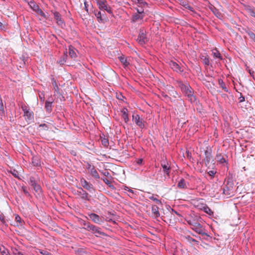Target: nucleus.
I'll return each mask as SVG.
<instances>
[{"instance_id": "f257e3e1", "label": "nucleus", "mask_w": 255, "mask_h": 255, "mask_svg": "<svg viewBox=\"0 0 255 255\" xmlns=\"http://www.w3.org/2000/svg\"><path fill=\"white\" fill-rule=\"evenodd\" d=\"M187 223L192 226L191 229L198 234L207 236L205 230L199 223L191 220L187 221Z\"/></svg>"}, {"instance_id": "f03ea898", "label": "nucleus", "mask_w": 255, "mask_h": 255, "mask_svg": "<svg viewBox=\"0 0 255 255\" xmlns=\"http://www.w3.org/2000/svg\"><path fill=\"white\" fill-rule=\"evenodd\" d=\"M234 188L233 182L228 181L226 184L223 188V193L226 195L231 197L234 194Z\"/></svg>"}, {"instance_id": "7ed1b4c3", "label": "nucleus", "mask_w": 255, "mask_h": 255, "mask_svg": "<svg viewBox=\"0 0 255 255\" xmlns=\"http://www.w3.org/2000/svg\"><path fill=\"white\" fill-rule=\"evenodd\" d=\"M178 85L181 89L182 91L184 93L185 96L187 97V98L189 97V96H190L193 93H194L193 89L189 85L187 84H185L182 82L180 81L178 82Z\"/></svg>"}, {"instance_id": "20e7f679", "label": "nucleus", "mask_w": 255, "mask_h": 255, "mask_svg": "<svg viewBox=\"0 0 255 255\" xmlns=\"http://www.w3.org/2000/svg\"><path fill=\"white\" fill-rule=\"evenodd\" d=\"M21 109L24 112V116L25 118V120L29 123H31L34 120L33 113L27 109L25 105L21 106Z\"/></svg>"}, {"instance_id": "39448f33", "label": "nucleus", "mask_w": 255, "mask_h": 255, "mask_svg": "<svg viewBox=\"0 0 255 255\" xmlns=\"http://www.w3.org/2000/svg\"><path fill=\"white\" fill-rule=\"evenodd\" d=\"M28 4L33 11L37 12L44 18H46L45 14L43 12V11L40 8L39 6L36 4L35 2L33 0H31L30 1H28Z\"/></svg>"}, {"instance_id": "423d86ee", "label": "nucleus", "mask_w": 255, "mask_h": 255, "mask_svg": "<svg viewBox=\"0 0 255 255\" xmlns=\"http://www.w3.org/2000/svg\"><path fill=\"white\" fill-rule=\"evenodd\" d=\"M85 230L91 231L93 233L96 234V236L98 237L100 235H105V234L101 231V228L96 227L92 224V225H88L87 227H83Z\"/></svg>"}, {"instance_id": "0eeeda50", "label": "nucleus", "mask_w": 255, "mask_h": 255, "mask_svg": "<svg viewBox=\"0 0 255 255\" xmlns=\"http://www.w3.org/2000/svg\"><path fill=\"white\" fill-rule=\"evenodd\" d=\"M97 4L100 9L105 10L110 14L113 13L112 8L108 5L106 0H99L97 1Z\"/></svg>"}, {"instance_id": "6e6552de", "label": "nucleus", "mask_w": 255, "mask_h": 255, "mask_svg": "<svg viewBox=\"0 0 255 255\" xmlns=\"http://www.w3.org/2000/svg\"><path fill=\"white\" fill-rule=\"evenodd\" d=\"M31 186L33 187V189L35 191L38 193L41 192L42 189L40 185L38 184L36 180V177L35 176H30L28 182Z\"/></svg>"}, {"instance_id": "1a4fd4ad", "label": "nucleus", "mask_w": 255, "mask_h": 255, "mask_svg": "<svg viewBox=\"0 0 255 255\" xmlns=\"http://www.w3.org/2000/svg\"><path fill=\"white\" fill-rule=\"evenodd\" d=\"M137 40L141 45H143L147 42L148 39L146 37V32L145 30H140Z\"/></svg>"}, {"instance_id": "9d476101", "label": "nucleus", "mask_w": 255, "mask_h": 255, "mask_svg": "<svg viewBox=\"0 0 255 255\" xmlns=\"http://www.w3.org/2000/svg\"><path fill=\"white\" fill-rule=\"evenodd\" d=\"M132 120L134 121L135 124L141 129H143L145 127L144 121L140 118L139 115H133Z\"/></svg>"}, {"instance_id": "9b49d317", "label": "nucleus", "mask_w": 255, "mask_h": 255, "mask_svg": "<svg viewBox=\"0 0 255 255\" xmlns=\"http://www.w3.org/2000/svg\"><path fill=\"white\" fill-rule=\"evenodd\" d=\"M80 183L81 186L86 190H88L89 192H91L93 191H94V188L93 185L88 182L86 179L84 178H81L80 179Z\"/></svg>"}, {"instance_id": "f8f14e48", "label": "nucleus", "mask_w": 255, "mask_h": 255, "mask_svg": "<svg viewBox=\"0 0 255 255\" xmlns=\"http://www.w3.org/2000/svg\"><path fill=\"white\" fill-rule=\"evenodd\" d=\"M161 166L163 169L164 173L167 176L170 177V172L171 171V166L169 163L165 160L161 161Z\"/></svg>"}, {"instance_id": "ddd939ff", "label": "nucleus", "mask_w": 255, "mask_h": 255, "mask_svg": "<svg viewBox=\"0 0 255 255\" xmlns=\"http://www.w3.org/2000/svg\"><path fill=\"white\" fill-rule=\"evenodd\" d=\"M169 65L170 67L174 71L178 73H181L183 72V69L179 65L174 61H170L169 62Z\"/></svg>"}, {"instance_id": "4468645a", "label": "nucleus", "mask_w": 255, "mask_h": 255, "mask_svg": "<svg viewBox=\"0 0 255 255\" xmlns=\"http://www.w3.org/2000/svg\"><path fill=\"white\" fill-rule=\"evenodd\" d=\"M90 219L95 223L101 224L103 223V217H100L98 215L95 213L89 214Z\"/></svg>"}, {"instance_id": "2eb2a0df", "label": "nucleus", "mask_w": 255, "mask_h": 255, "mask_svg": "<svg viewBox=\"0 0 255 255\" xmlns=\"http://www.w3.org/2000/svg\"><path fill=\"white\" fill-rule=\"evenodd\" d=\"M94 13L99 22L105 23L106 19L105 14L102 13L101 11H99L98 10H95L94 11Z\"/></svg>"}, {"instance_id": "dca6fc26", "label": "nucleus", "mask_w": 255, "mask_h": 255, "mask_svg": "<svg viewBox=\"0 0 255 255\" xmlns=\"http://www.w3.org/2000/svg\"><path fill=\"white\" fill-rule=\"evenodd\" d=\"M205 158H204L203 160L205 162V164H206V166H207L209 164L210 162V160L212 158V154H211V150H208L207 149L205 151Z\"/></svg>"}, {"instance_id": "f3484780", "label": "nucleus", "mask_w": 255, "mask_h": 255, "mask_svg": "<svg viewBox=\"0 0 255 255\" xmlns=\"http://www.w3.org/2000/svg\"><path fill=\"white\" fill-rule=\"evenodd\" d=\"M53 15L57 24L62 26L64 24V21L62 19L61 15L57 11H54Z\"/></svg>"}, {"instance_id": "a211bd4d", "label": "nucleus", "mask_w": 255, "mask_h": 255, "mask_svg": "<svg viewBox=\"0 0 255 255\" xmlns=\"http://www.w3.org/2000/svg\"><path fill=\"white\" fill-rule=\"evenodd\" d=\"M80 190L78 191V194L81 196V198L84 200L89 201V194L82 187L79 188Z\"/></svg>"}, {"instance_id": "6ab92c4d", "label": "nucleus", "mask_w": 255, "mask_h": 255, "mask_svg": "<svg viewBox=\"0 0 255 255\" xmlns=\"http://www.w3.org/2000/svg\"><path fill=\"white\" fill-rule=\"evenodd\" d=\"M122 117L124 119L126 123H128L129 121L128 110L127 108H124L121 111Z\"/></svg>"}, {"instance_id": "aec40b11", "label": "nucleus", "mask_w": 255, "mask_h": 255, "mask_svg": "<svg viewBox=\"0 0 255 255\" xmlns=\"http://www.w3.org/2000/svg\"><path fill=\"white\" fill-rule=\"evenodd\" d=\"M77 50L72 45L69 46V55L72 58H75L77 57V54L76 52Z\"/></svg>"}, {"instance_id": "412c9836", "label": "nucleus", "mask_w": 255, "mask_h": 255, "mask_svg": "<svg viewBox=\"0 0 255 255\" xmlns=\"http://www.w3.org/2000/svg\"><path fill=\"white\" fill-rule=\"evenodd\" d=\"M51 83L53 86V89L57 94H60V88H59L58 84H57L55 78L51 76Z\"/></svg>"}, {"instance_id": "4be33fe9", "label": "nucleus", "mask_w": 255, "mask_h": 255, "mask_svg": "<svg viewBox=\"0 0 255 255\" xmlns=\"http://www.w3.org/2000/svg\"><path fill=\"white\" fill-rule=\"evenodd\" d=\"M210 9L217 17L219 18H221L222 17V13L215 6H212L210 7Z\"/></svg>"}, {"instance_id": "5701e85b", "label": "nucleus", "mask_w": 255, "mask_h": 255, "mask_svg": "<svg viewBox=\"0 0 255 255\" xmlns=\"http://www.w3.org/2000/svg\"><path fill=\"white\" fill-rule=\"evenodd\" d=\"M118 58L125 68H127L129 65V63L127 61V59L124 55L118 57Z\"/></svg>"}, {"instance_id": "b1692460", "label": "nucleus", "mask_w": 255, "mask_h": 255, "mask_svg": "<svg viewBox=\"0 0 255 255\" xmlns=\"http://www.w3.org/2000/svg\"><path fill=\"white\" fill-rule=\"evenodd\" d=\"M52 103L53 101H46L45 102V108L48 113H50L52 111Z\"/></svg>"}, {"instance_id": "393cba45", "label": "nucleus", "mask_w": 255, "mask_h": 255, "mask_svg": "<svg viewBox=\"0 0 255 255\" xmlns=\"http://www.w3.org/2000/svg\"><path fill=\"white\" fill-rule=\"evenodd\" d=\"M90 172L91 175L95 179H98L100 178L99 174L94 166H92V167L90 169Z\"/></svg>"}, {"instance_id": "a878e982", "label": "nucleus", "mask_w": 255, "mask_h": 255, "mask_svg": "<svg viewBox=\"0 0 255 255\" xmlns=\"http://www.w3.org/2000/svg\"><path fill=\"white\" fill-rule=\"evenodd\" d=\"M143 16L140 15L139 14L135 13L132 15L131 21L132 22H135L139 19H142Z\"/></svg>"}, {"instance_id": "bb28decb", "label": "nucleus", "mask_w": 255, "mask_h": 255, "mask_svg": "<svg viewBox=\"0 0 255 255\" xmlns=\"http://www.w3.org/2000/svg\"><path fill=\"white\" fill-rule=\"evenodd\" d=\"M177 187L180 189H186L187 188L185 180L182 178L177 184Z\"/></svg>"}, {"instance_id": "cd10ccee", "label": "nucleus", "mask_w": 255, "mask_h": 255, "mask_svg": "<svg viewBox=\"0 0 255 255\" xmlns=\"http://www.w3.org/2000/svg\"><path fill=\"white\" fill-rule=\"evenodd\" d=\"M202 80L204 84H205L206 82L213 83V78L212 76H210L209 75H206L205 77H203Z\"/></svg>"}, {"instance_id": "c85d7f7f", "label": "nucleus", "mask_w": 255, "mask_h": 255, "mask_svg": "<svg viewBox=\"0 0 255 255\" xmlns=\"http://www.w3.org/2000/svg\"><path fill=\"white\" fill-rule=\"evenodd\" d=\"M151 211L152 213L155 217H158L160 216V213L158 211V207L156 206H153L152 207Z\"/></svg>"}, {"instance_id": "c756f323", "label": "nucleus", "mask_w": 255, "mask_h": 255, "mask_svg": "<svg viewBox=\"0 0 255 255\" xmlns=\"http://www.w3.org/2000/svg\"><path fill=\"white\" fill-rule=\"evenodd\" d=\"M32 163L34 166H38L40 165V161L37 157H33L32 159Z\"/></svg>"}, {"instance_id": "7c9ffc66", "label": "nucleus", "mask_w": 255, "mask_h": 255, "mask_svg": "<svg viewBox=\"0 0 255 255\" xmlns=\"http://www.w3.org/2000/svg\"><path fill=\"white\" fill-rule=\"evenodd\" d=\"M212 54L214 57L219 58L220 59H222V57L220 52L217 49L213 50Z\"/></svg>"}, {"instance_id": "2f4dec72", "label": "nucleus", "mask_w": 255, "mask_h": 255, "mask_svg": "<svg viewBox=\"0 0 255 255\" xmlns=\"http://www.w3.org/2000/svg\"><path fill=\"white\" fill-rule=\"evenodd\" d=\"M188 99L192 103H194L196 104L197 103L196 96L194 95V93H193L190 96H189Z\"/></svg>"}, {"instance_id": "473e14b6", "label": "nucleus", "mask_w": 255, "mask_h": 255, "mask_svg": "<svg viewBox=\"0 0 255 255\" xmlns=\"http://www.w3.org/2000/svg\"><path fill=\"white\" fill-rule=\"evenodd\" d=\"M218 83H219V85L221 86V87L225 92H228V91L227 88L226 87L224 82H223V81L222 79H219L218 80Z\"/></svg>"}, {"instance_id": "72a5a7b5", "label": "nucleus", "mask_w": 255, "mask_h": 255, "mask_svg": "<svg viewBox=\"0 0 255 255\" xmlns=\"http://www.w3.org/2000/svg\"><path fill=\"white\" fill-rule=\"evenodd\" d=\"M182 5L185 8L189 10H190L191 11L194 12V10L193 7H192L190 5H189L187 2H183Z\"/></svg>"}, {"instance_id": "f704fd0d", "label": "nucleus", "mask_w": 255, "mask_h": 255, "mask_svg": "<svg viewBox=\"0 0 255 255\" xmlns=\"http://www.w3.org/2000/svg\"><path fill=\"white\" fill-rule=\"evenodd\" d=\"M203 210H204V211L207 214L211 215H212L213 214V212L211 210V209L208 207L207 206V205H205L204 207H203Z\"/></svg>"}, {"instance_id": "c9c22d12", "label": "nucleus", "mask_w": 255, "mask_h": 255, "mask_svg": "<svg viewBox=\"0 0 255 255\" xmlns=\"http://www.w3.org/2000/svg\"><path fill=\"white\" fill-rule=\"evenodd\" d=\"M201 59L203 60V63L206 65H209L210 64V60L209 57L207 56H202V58Z\"/></svg>"}, {"instance_id": "e433bc0d", "label": "nucleus", "mask_w": 255, "mask_h": 255, "mask_svg": "<svg viewBox=\"0 0 255 255\" xmlns=\"http://www.w3.org/2000/svg\"><path fill=\"white\" fill-rule=\"evenodd\" d=\"M186 239L188 240V241L190 243H192V242H194L195 243V244H198V241H197V240H196L195 239L191 238L190 236H186Z\"/></svg>"}, {"instance_id": "4c0bfd02", "label": "nucleus", "mask_w": 255, "mask_h": 255, "mask_svg": "<svg viewBox=\"0 0 255 255\" xmlns=\"http://www.w3.org/2000/svg\"><path fill=\"white\" fill-rule=\"evenodd\" d=\"M10 172L14 177L19 179V173L17 170L13 169Z\"/></svg>"}, {"instance_id": "58836bf2", "label": "nucleus", "mask_w": 255, "mask_h": 255, "mask_svg": "<svg viewBox=\"0 0 255 255\" xmlns=\"http://www.w3.org/2000/svg\"><path fill=\"white\" fill-rule=\"evenodd\" d=\"M0 112H1L2 114H4V105L3 104L2 100L1 98H0Z\"/></svg>"}, {"instance_id": "ea45409f", "label": "nucleus", "mask_w": 255, "mask_h": 255, "mask_svg": "<svg viewBox=\"0 0 255 255\" xmlns=\"http://www.w3.org/2000/svg\"><path fill=\"white\" fill-rule=\"evenodd\" d=\"M217 157L218 158V160L219 162L221 163H224L226 162V160L222 157L221 155H217Z\"/></svg>"}, {"instance_id": "a19ab883", "label": "nucleus", "mask_w": 255, "mask_h": 255, "mask_svg": "<svg viewBox=\"0 0 255 255\" xmlns=\"http://www.w3.org/2000/svg\"><path fill=\"white\" fill-rule=\"evenodd\" d=\"M102 143L105 147H107L109 145L108 139L104 138L102 139Z\"/></svg>"}, {"instance_id": "79ce46f5", "label": "nucleus", "mask_w": 255, "mask_h": 255, "mask_svg": "<svg viewBox=\"0 0 255 255\" xmlns=\"http://www.w3.org/2000/svg\"><path fill=\"white\" fill-rule=\"evenodd\" d=\"M79 222L81 225L84 226V227H87L88 225H92L90 223H87L86 221L82 219L79 220Z\"/></svg>"}, {"instance_id": "37998d69", "label": "nucleus", "mask_w": 255, "mask_h": 255, "mask_svg": "<svg viewBox=\"0 0 255 255\" xmlns=\"http://www.w3.org/2000/svg\"><path fill=\"white\" fill-rule=\"evenodd\" d=\"M137 3L141 6L147 5V3L143 0H137Z\"/></svg>"}, {"instance_id": "c03bdc74", "label": "nucleus", "mask_w": 255, "mask_h": 255, "mask_svg": "<svg viewBox=\"0 0 255 255\" xmlns=\"http://www.w3.org/2000/svg\"><path fill=\"white\" fill-rule=\"evenodd\" d=\"M0 251L2 255H9L8 250L6 249L3 248L2 250L0 249Z\"/></svg>"}, {"instance_id": "a18cd8bd", "label": "nucleus", "mask_w": 255, "mask_h": 255, "mask_svg": "<svg viewBox=\"0 0 255 255\" xmlns=\"http://www.w3.org/2000/svg\"><path fill=\"white\" fill-rule=\"evenodd\" d=\"M39 253L42 255H52L50 253L46 250H39Z\"/></svg>"}, {"instance_id": "49530a36", "label": "nucleus", "mask_w": 255, "mask_h": 255, "mask_svg": "<svg viewBox=\"0 0 255 255\" xmlns=\"http://www.w3.org/2000/svg\"><path fill=\"white\" fill-rule=\"evenodd\" d=\"M149 199L151 200H153L154 201H155L156 202V203H157V204L161 203V201L159 200H158V199H157L156 198L154 197L153 195L149 197Z\"/></svg>"}, {"instance_id": "de8ad7c7", "label": "nucleus", "mask_w": 255, "mask_h": 255, "mask_svg": "<svg viewBox=\"0 0 255 255\" xmlns=\"http://www.w3.org/2000/svg\"><path fill=\"white\" fill-rule=\"evenodd\" d=\"M249 12H250V14L255 17V9L254 8H250L248 9Z\"/></svg>"}, {"instance_id": "09e8293b", "label": "nucleus", "mask_w": 255, "mask_h": 255, "mask_svg": "<svg viewBox=\"0 0 255 255\" xmlns=\"http://www.w3.org/2000/svg\"><path fill=\"white\" fill-rule=\"evenodd\" d=\"M161 96L162 97H163L165 99H166L167 101L168 100H170V98L166 94H165L164 93H162Z\"/></svg>"}, {"instance_id": "8fccbe9b", "label": "nucleus", "mask_w": 255, "mask_h": 255, "mask_svg": "<svg viewBox=\"0 0 255 255\" xmlns=\"http://www.w3.org/2000/svg\"><path fill=\"white\" fill-rule=\"evenodd\" d=\"M102 180L107 185H109L111 183V182L106 178H102Z\"/></svg>"}, {"instance_id": "3c124183", "label": "nucleus", "mask_w": 255, "mask_h": 255, "mask_svg": "<svg viewBox=\"0 0 255 255\" xmlns=\"http://www.w3.org/2000/svg\"><path fill=\"white\" fill-rule=\"evenodd\" d=\"M136 162L138 165H141L142 163L143 162V159L142 158H139L136 160Z\"/></svg>"}, {"instance_id": "603ef678", "label": "nucleus", "mask_w": 255, "mask_h": 255, "mask_svg": "<svg viewBox=\"0 0 255 255\" xmlns=\"http://www.w3.org/2000/svg\"><path fill=\"white\" fill-rule=\"evenodd\" d=\"M136 10L138 13L137 14H142L144 12V9L142 7H141L140 8H137Z\"/></svg>"}, {"instance_id": "864d4df0", "label": "nucleus", "mask_w": 255, "mask_h": 255, "mask_svg": "<svg viewBox=\"0 0 255 255\" xmlns=\"http://www.w3.org/2000/svg\"><path fill=\"white\" fill-rule=\"evenodd\" d=\"M128 191L131 193L132 195H131V197H132L133 196H134L135 195V192L132 190V189H128Z\"/></svg>"}, {"instance_id": "5fc2aeb1", "label": "nucleus", "mask_w": 255, "mask_h": 255, "mask_svg": "<svg viewBox=\"0 0 255 255\" xmlns=\"http://www.w3.org/2000/svg\"><path fill=\"white\" fill-rule=\"evenodd\" d=\"M15 221H16L17 222L20 223V222H21V218H20V217L18 215H17V216L15 217Z\"/></svg>"}, {"instance_id": "6e6d98bb", "label": "nucleus", "mask_w": 255, "mask_h": 255, "mask_svg": "<svg viewBox=\"0 0 255 255\" xmlns=\"http://www.w3.org/2000/svg\"><path fill=\"white\" fill-rule=\"evenodd\" d=\"M239 101H240V103L243 102H244L245 101V97L241 95L239 98Z\"/></svg>"}, {"instance_id": "4d7b16f0", "label": "nucleus", "mask_w": 255, "mask_h": 255, "mask_svg": "<svg viewBox=\"0 0 255 255\" xmlns=\"http://www.w3.org/2000/svg\"><path fill=\"white\" fill-rule=\"evenodd\" d=\"M84 5H85V9L87 12H88V4L86 1L84 2Z\"/></svg>"}, {"instance_id": "13d9d810", "label": "nucleus", "mask_w": 255, "mask_h": 255, "mask_svg": "<svg viewBox=\"0 0 255 255\" xmlns=\"http://www.w3.org/2000/svg\"><path fill=\"white\" fill-rule=\"evenodd\" d=\"M208 173L210 176H213L215 175V172L213 170H211L208 172Z\"/></svg>"}, {"instance_id": "bf43d9fd", "label": "nucleus", "mask_w": 255, "mask_h": 255, "mask_svg": "<svg viewBox=\"0 0 255 255\" xmlns=\"http://www.w3.org/2000/svg\"><path fill=\"white\" fill-rule=\"evenodd\" d=\"M66 62V60L65 59V58L64 57L63 60H61L59 61V63L60 64H63Z\"/></svg>"}, {"instance_id": "052dcab7", "label": "nucleus", "mask_w": 255, "mask_h": 255, "mask_svg": "<svg viewBox=\"0 0 255 255\" xmlns=\"http://www.w3.org/2000/svg\"><path fill=\"white\" fill-rule=\"evenodd\" d=\"M44 94H42V96L40 95H39V98H40L41 101H42V102L44 101Z\"/></svg>"}, {"instance_id": "680f3d73", "label": "nucleus", "mask_w": 255, "mask_h": 255, "mask_svg": "<svg viewBox=\"0 0 255 255\" xmlns=\"http://www.w3.org/2000/svg\"><path fill=\"white\" fill-rule=\"evenodd\" d=\"M23 191L24 193L26 194H28V191L26 190V187H22Z\"/></svg>"}, {"instance_id": "e2e57ef3", "label": "nucleus", "mask_w": 255, "mask_h": 255, "mask_svg": "<svg viewBox=\"0 0 255 255\" xmlns=\"http://www.w3.org/2000/svg\"><path fill=\"white\" fill-rule=\"evenodd\" d=\"M249 73L250 74V75H251L252 77H254V71H252L251 69H249Z\"/></svg>"}, {"instance_id": "0e129e2a", "label": "nucleus", "mask_w": 255, "mask_h": 255, "mask_svg": "<svg viewBox=\"0 0 255 255\" xmlns=\"http://www.w3.org/2000/svg\"><path fill=\"white\" fill-rule=\"evenodd\" d=\"M4 28V26H3L2 23L0 22V29L2 30Z\"/></svg>"}, {"instance_id": "69168bd1", "label": "nucleus", "mask_w": 255, "mask_h": 255, "mask_svg": "<svg viewBox=\"0 0 255 255\" xmlns=\"http://www.w3.org/2000/svg\"><path fill=\"white\" fill-rule=\"evenodd\" d=\"M40 127H43V128H44V129H45L46 128H47V126L46 124H41L40 126H39Z\"/></svg>"}, {"instance_id": "338daca9", "label": "nucleus", "mask_w": 255, "mask_h": 255, "mask_svg": "<svg viewBox=\"0 0 255 255\" xmlns=\"http://www.w3.org/2000/svg\"><path fill=\"white\" fill-rule=\"evenodd\" d=\"M110 188H111L112 189H114L115 188V186L112 184V183L108 185Z\"/></svg>"}, {"instance_id": "774afa93", "label": "nucleus", "mask_w": 255, "mask_h": 255, "mask_svg": "<svg viewBox=\"0 0 255 255\" xmlns=\"http://www.w3.org/2000/svg\"><path fill=\"white\" fill-rule=\"evenodd\" d=\"M0 220H1V221H4V217L1 215H0Z\"/></svg>"}]
</instances>
